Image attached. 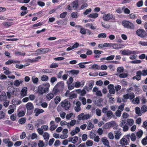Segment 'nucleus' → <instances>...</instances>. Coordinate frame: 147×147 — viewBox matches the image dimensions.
I'll return each mask as SVG.
<instances>
[{"mask_svg":"<svg viewBox=\"0 0 147 147\" xmlns=\"http://www.w3.org/2000/svg\"><path fill=\"white\" fill-rule=\"evenodd\" d=\"M94 85V82L93 81H90L89 83L88 86H85L84 87V89L86 90L87 91H89V90H91L93 86Z\"/></svg>","mask_w":147,"mask_h":147,"instance_id":"obj_12","label":"nucleus"},{"mask_svg":"<svg viewBox=\"0 0 147 147\" xmlns=\"http://www.w3.org/2000/svg\"><path fill=\"white\" fill-rule=\"evenodd\" d=\"M93 141L90 140H88L86 142V145L88 146H91L93 145Z\"/></svg>","mask_w":147,"mask_h":147,"instance_id":"obj_35","label":"nucleus"},{"mask_svg":"<svg viewBox=\"0 0 147 147\" xmlns=\"http://www.w3.org/2000/svg\"><path fill=\"white\" fill-rule=\"evenodd\" d=\"M112 46L114 49H119L123 47L124 45L121 44H112Z\"/></svg>","mask_w":147,"mask_h":147,"instance_id":"obj_15","label":"nucleus"},{"mask_svg":"<svg viewBox=\"0 0 147 147\" xmlns=\"http://www.w3.org/2000/svg\"><path fill=\"white\" fill-rule=\"evenodd\" d=\"M112 124L111 123V122L106 123L104 126H102V128L104 129H107L111 127Z\"/></svg>","mask_w":147,"mask_h":147,"instance_id":"obj_24","label":"nucleus"},{"mask_svg":"<svg viewBox=\"0 0 147 147\" xmlns=\"http://www.w3.org/2000/svg\"><path fill=\"white\" fill-rule=\"evenodd\" d=\"M49 51V48L40 49H37L36 52L39 55L44 54L47 53Z\"/></svg>","mask_w":147,"mask_h":147,"instance_id":"obj_7","label":"nucleus"},{"mask_svg":"<svg viewBox=\"0 0 147 147\" xmlns=\"http://www.w3.org/2000/svg\"><path fill=\"white\" fill-rule=\"evenodd\" d=\"M102 25L103 27L106 28H109L110 27V25L109 24H107L104 22H102Z\"/></svg>","mask_w":147,"mask_h":147,"instance_id":"obj_53","label":"nucleus"},{"mask_svg":"<svg viewBox=\"0 0 147 147\" xmlns=\"http://www.w3.org/2000/svg\"><path fill=\"white\" fill-rule=\"evenodd\" d=\"M33 126L32 124H29L26 126V128L32 130L33 129Z\"/></svg>","mask_w":147,"mask_h":147,"instance_id":"obj_59","label":"nucleus"},{"mask_svg":"<svg viewBox=\"0 0 147 147\" xmlns=\"http://www.w3.org/2000/svg\"><path fill=\"white\" fill-rule=\"evenodd\" d=\"M11 23L9 22H7L4 23L3 25L5 27L7 28V27H9L11 25Z\"/></svg>","mask_w":147,"mask_h":147,"instance_id":"obj_58","label":"nucleus"},{"mask_svg":"<svg viewBox=\"0 0 147 147\" xmlns=\"http://www.w3.org/2000/svg\"><path fill=\"white\" fill-rule=\"evenodd\" d=\"M71 5H72L73 8L75 10L78 8L79 5L78 1L77 0H75L72 2Z\"/></svg>","mask_w":147,"mask_h":147,"instance_id":"obj_21","label":"nucleus"},{"mask_svg":"<svg viewBox=\"0 0 147 147\" xmlns=\"http://www.w3.org/2000/svg\"><path fill=\"white\" fill-rule=\"evenodd\" d=\"M25 112L21 111L19 112L18 114V116L19 117H21L24 116L25 115Z\"/></svg>","mask_w":147,"mask_h":147,"instance_id":"obj_50","label":"nucleus"},{"mask_svg":"<svg viewBox=\"0 0 147 147\" xmlns=\"http://www.w3.org/2000/svg\"><path fill=\"white\" fill-rule=\"evenodd\" d=\"M134 51H131L128 50H124L122 52L121 54L123 55H128L135 53Z\"/></svg>","mask_w":147,"mask_h":147,"instance_id":"obj_11","label":"nucleus"},{"mask_svg":"<svg viewBox=\"0 0 147 147\" xmlns=\"http://www.w3.org/2000/svg\"><path fill=\"white\" fill-rule=\"evenodd\" d=\"M49 77L46 75H43L41 78V80L44 81H46L48 80Z\"/></svg>","mask_w":147,"mask_h":147,"instance_id":"obj_37","label":"nucleus"},{"mask_svg":"<svg viewBox=\"0 0 147 147\" xmlns=\"http://www.w3.org/2000/svg\"><path fill=\"white\" fill-rule=\"evenodd\" d=\"M136 75L134 76L132 78L133 80L136 79L137 80L139 81L141 78V71L139 70L137 71L136 73Z\"/></svg>","mask_w":147,"mask_h":147,"instance_id":"obj_10","label":"nucleus"},{"mask_svg":"<svg viewBox=\"0 0 147 147\" xmlns=\"http://www.w3.org/2000/svg\"><path fill=\"white\" fill-rule=\"evenodd\" d=\"M42 136L44 138V140L46 141H47L49 138V134L47 132H45L44 133V134L42 135Z\"/></svg>","mask_w":147,"mask_h":147,"instance_id":"obj_27","label":"nucleus"},{"mask_svg":"<svg viewBox=\"0 0 147 147\" xmlns=\"http://www.w3.org/2000/svg\"><path fill=\"white\" fill-rule=\"evenodd\" d=\"M86 29L84 28H82L80 29V32L81 34L85 35L86 34Z\"/></svg>","mask_w":147,"mask_h":147,"instance_id":"obj_49","label":"nucleus"},{"mask_svg":"<svg viewBox=\"0 0 147 147\" xmlns=\"http://www.w3.org/2000/svg\"><path fill=\"white\" fill-rule=\"evenodd\" d=\"M73 139L72 143L74 144L77 142L78 140V138L77 136H75L74 137H73Z\"/></svg>","mask_w":147,"mask_h":147,"instance_id":"obj_63","label":"nucleus"},{"mask_svg":"<svg viewBox=\"0 0 147 147\" xmlns=\"http://www.w3.org/2000/svg\"><path fill=\"white\" fill-rule=\"evenodd\" d=\"M41 59V57L40 56H38L36 57L34 59H28V60L29 62H35L38 61V59Z\"/></svg>","mask_w":147,"mask_h":147,"instance_id":"obj_34","label":"nucleus"},{"mask_svg":"<svg viewBox=\"0 0 147 147\" xmlns=\"http://www.w3.org/2000/svg\"><path fill=\"white\" fill-rule=\"evenodd\" d=\"M115 138L116 140H119L121 136V134L120 131H114Z\"/></svg>","mask_w":147,"mask_h":147,"instance_id":"obj_20","label":"nucleus"},{"mask_svg":"<svg viewBox=\"0 0 147 147\" xmlns=\"http://www.w3.org/2000/svg\"><path fill=\"white\" fill-rule=\"evenodd\" d=\"M58 66V64L57 63H53L50 65L49 67L51 68H55L57 67Z\"/></svg>","mask_w":147,"mask_h":147,"instance_id":"obj_46","label":"nucleus"},{"mask_svg":"<svg viewBox=\"0 0 147 147\" xmlns=\"http://www.w3.org/2000/svg\"><path fill=\"white\" fill-rule=\"evenodd\" d=\"M17 89L16 88L13 86H9L8 87L7 94L8 98H10L11 96L13 95H16Z\"/></svg>","mask_w":147,"mask_h":147,"instance_id":"obj_2","label":"nucleus"},{"mask_svg":"<svg viewBox=\"0 0 147 147\" xmlns=\"http://www.w3.org/2000/svg\"><path fill=\"white\" fill-rule=\"evenodd\" d=\"M98 16V14L97 13H92L88 15L87 16L90 18L95 19Z\"/></svg>","mask_w":147,"mask_h":147,"instance_id":"obj_26","label":"nucleus"},{"mask_svg":"<svg viewBox=\"0 0 147 147\" xmlns=\"http://www.w3.org/2000/svg\"><path fill=\"white\" fill-rule=\"evenodd\" d=\"M61 99L60 97L57 96L54 99V101L56 104H58L61 101Z\"/></svg>","mask_w":147,"mask_h":147,"instance_id":"obj_39","label":"nucleus"},{"mask_svg":"<svg viewBox=\"0 0 147 147\" xmlns=\"http://www.w3.org/2000/svg\"><path fill=\"white\" fill-rule=\"evenodd\" d=\"M96 113L98 116H100L101 115V111L99 109H97L96 111Z\"/></svg>","mask_w":147,"mask_h":147,"instance_id":"obj_60","label":"nucleus"},{"mask_svg":"<svg viewBox=\"0 0 147 147\" xmlns=\"http://www.w3.org/2000/svg\"><path fill=\"white\" fill-rule=\"evenodd\" d=\"M67 13V12L66 11L62 13L60 15V18H64L66 16Z\"/></svg>","mask_w":147,"mask_h":147,"instance_id":"obj_55","label":"nucleus"},{"mask_svg":"<svg viewBox=\"0 0 147 147\" xmlns=\"http://www.w3.org/2000/svg\"><path fill=\"white\" fill-rule=\"evenodd\" d=\"M47 92H48L49 91L47 90H45L44 87L41 86H39L37 89V92L40 95H42L44 93H46Z\"/></svg>","mask_w":147,"mask_h":147,"instance_id":"obj_8","label":"nucleus"},{"mask_svg":"<svg viewBox=\"0 0 147 147\" xmlns=\"http://www.w3.org/2000/svg\"><path fill=\"white\" fill-rule=\"evenodd\" d=\"M117 71L119 73H121L123 71V68L121 67H119L117 68Z\"/></svg>","mask_w":147,"mask_h":147,"instance_id":"obj_57","label":"nucleus"},{"mask_svg":"<svg viewBox=\"0 0 147 147\" xmlns=\"http://www.w3.org/2000/svg\"><path fill=\"white\" fill-rule=\"evenodd\" d=\"M60 104L61 106L66 110H68L71 107V103L67 99L61 102Z\"/></svg>","mask_w":147,"mask_h":147,"instance_id":"obj_3","label":"nucleus"},{"mask_svg":"<svg viewBox=\"0 0 147 147\" xmlns=\"http://www.w3.org/2000/svg\"><path fill=\"white\" fill-rule=\"evenodd\" d=\"M143 134V131L142 130H140L137 132L136 135L138 138H140L142 136Z\"/></svg>","mask_w":147,"mask_h":147,"instance_id":"obj_30","label":"nucleus"},{"mask_svg":"<svg viewBox=\"0 0 147 147\" xmlns=\"http://www.w3.org/2000/svg\"><path fill=\"white\" fill-rule=\"evenodd\" d=\"M44 111V110L43 109L36 108L34 111V113L36 112L35 115L36 116H38L40 114L43 113Z\"/></svg>","mask_w":147,"mask_h":147,"instance_id":"obj_22","label":"nucleus"},{"mask_svg":"<svg viewBox=\"0 0 147 147\" xmlns=\"http://www.w3.org/2000/svg\"><path fill=\"white\" fill-rule=\"evenodd\" d=\"M94 125L91 122H89L88 123V126L87 127V129L88 130H90L93 128Z\"/></svg>","mask_w":147,"mask_h":147,"instance_id":"obj_40","label":"nucleus"},{"mask_svg":"<svg viewBox=\"0 0 147 147\" xmlns=\"http://www.w3.org/2000/svg\"><path fill=\"white\" fill-rule=\"evenodd\" d=\"M129 17L131 19H134L137 18V17L135 14L132 13L129 14Z\"/></svg>","mask_w":147,"mask_h":147,"instance_id":"obj_61","label":"nucleus"},{"mask_svg":"<svg viewBox=\"0 0 147 147\" xmlns=\"http://www.w3.org/2000/svg\"><path fill=\"white\" fill-rule=\"evenodd\" d=\"M107 37V35L105 33H100L98 34V38H105Z\"/></svg>","mask_w":147,"mask_h":147,"instance_id":"obj_41","label":"nucleus"},{"mask_svg":"<svg viewBox=\"0 0 147 147\" xmlns=\"http://www.w3.org/2000/svg\"><path fill=\"white\" fill-rule=\"evenodd\" d=\"M113 15L112 14L108 13L105 14L103 16L102 18L104 20L108 21L113 18Z\"/></svg>","mask_w":147,"mask_h":147,"instance_id":"obj_9","label":"nucleus"},{"mask_svg":"<svg viewBox=\"0 0 147 147\" xmlns=\"http://www.w3.org/2000/svg\"><path fill=\"white\" fill-rule=\"evenodd\" d=\"M108 89H109V92L110 94H115V90L114 88V86L112 84H109L108 86Z\"/></svg>","mask_w":147,"mask_h":147,"instance_id":"obj_13","label":"nucleus"},{"mask_svg":"<svg viewBox=\"0 0 147 147\" xmlns=\"http://www.w3.org/2000/svg\"><path fill=\"white\" fill-rule=\"evenodd\" d=\"M26 119L24 118H22L20 119L18 121L19 123L21 124H23L26 122Z\"/></svg>","mask_w":147,"mask_h":147,"instance_id":"obj_42","label":"nucleus"},{"mask_svg":"<svg viewBox=\"0 0 147 147\" xmlns=\"http://www.w3.org/2000/svg\"><path fill=\"white\" fill-rule=\"evenodd\" d=\"M28 145L29 146H31V147H36V146L37 144L35 142H32L31 143H28Z\"/></svg>","mask_w":147,"mask_h":147,"instance_id":"obj_43","label":"nucleus"},{"mask_svg":"<svg viewBox=\"0 0 147 147\" xmlns=\"http://www.w3.org/2000/svg\"><path fill=\"white\" fill-rule=\"evenodd\" d=\"M132 102H134L135 104H138L140 102V101L139 97H136L134 98L132 100Z\"/></svg>","mask_w":147,"mask_h":147,"instance_id":"obj_38","label":"nucleus"},{"mask_svg":"<svg viewBox=\"0 0 147 147\" xmlns=\"http://www.w3.org/2000/svg\"><path fill=\"white\" fill-rule=\"evenodd\" d=\"M142 75L146 76L147 75V69H144L141 71Z\"/></svg>","mask_w":147,"mask_h":147,"instance_id":"obj_64","label":"nucleus"},{"mask_svg":"<svg viewBox=\"0 0 147 147\" xmlns=\"http://www.w3.org/2000/svg\"><path fill=\"white\" fill-rule=\"evenodd\" d=\"M136 34L138 36L142 38L147 36V34L142 29H138L136 32Z\"/></svg>","mask_w":147,"mask_h":147,"instance_id":"obj_6","label":"nucleus"},{"mask_svg":"<svg viewBox=\"0 0 147 147\" xmlns=\"http://www.w3.org/2000/svg\"><path fill=\"white\" fill-rule=\"evenodd\" d=\"M64 83L63 82L61 81L59 82L55 85L60 90L62 89L64 87Z\"/></svg>","mask_w":147,"mask_h":147,"instance_id":"obj_17","label":"nucleus"},{"mask_svg":"<svg viewBox=\"0 0 147 147\" xmlns=\"http://www.w3.org/2000/svg\"><path fill=\"white\" fill-rule=\"evenodd\" d=\"M32 80L33 82L34 83H36L38 81V78H35L33 76L32 77Z\"/></svg>","mask_w":147,"mask_h":147,"instance_id":"obj_56","label":"nucleus"},{"mask_svg":"<svg viewBox=\"0 0 147 147\" xmlns=\"http://www.w3.org/2000/svg\"><path fill=\"white\" fill-rule=\"evenodd\" d=\"M60 90L56 86L54 87L53 90V92L54 94H56Z\"/></svg>","mask_w":147,"mask_h":147,"instance_id":"obj_48","label":"nucleus"},{"mask_svg":"<svg viewBox=\"0 0 147 147\" xmlns=\"http://www.w3.org/2000/svg\"><path fill=\"white\" fill-rule=\"evenodd\" d=\"M71 16L73 18H77L78 17L77 12L76 11L72 13L71 14Z\"/></svg>","mask_w":147,"mask_h":147,"instance_id":"obj_51","label":"nucleus"},{"mask_svg":"<svg viewBox=\"0 0 147 147\" xmlns=\"http://www.w3.org/2000/svg\"><path fill=\"white\" fill-rule=\"evenodd\" d=\"M84 114L83 113H82L78 116V118L79 120H83V119H84Z\"/></svg>","mask_w":147,"mask_h":147,"instance_id":"obj_47","label":"nucleus"},{"mask_svg":"<svg viewBox=\"0 0 147 147\" xmlns=\"http://www.w3.org/2000/svg\"><path fill=\"white\" fill-rule=\"evenodd\" d=\"M90 68L93 69H100V68L99 66L97 64L93 65Z\"/></svg>","mask_w":147,"mask_h":147,"instance_id":"obj_36","label":"nucleus"},{"mask_svg":"<svg viewBox=\"0 0 147 147\" xmlns=\"http://www.w3.org/2000/svg\"><path fill=\"white\" fill-rule=\"evenodd\" d=\"M113 113L111 111H109L107 112V116L108 117H111L113 115Z\"/></svg>","mask_w":147,"mask_h":147,"instance_id":"obj_62","label":"nucleus"},{"mask_svg":"<svg viewBox=\"0 0 147 147\" xmlns=\"http://www.w3.org/2000/svg\"><path fill=\"white\" fill-rule=\"evenodd\" d=\"M135 112L139 116H140L142 115V113L141 112L140 109L138 107H136Z\"/></svg>","mask_w":147,"mask_h":147,"instance_id":"obj_28","label":"nucleus"},{"mask_svg":"<svg viewBox=\"0 0 147 147\" xmlns=\"http://www.w3.org/2000/svg\"><path fill=\"white\" fill-rule=\"evenodd\" d=\"M111 123L112 124V126H113V129H117L118 125L115 123L114 121H111Z\"/></svg>","mask_w":147,"mask_h":147,"instance_id":"obj_33","label":"nucleus"},{"mask_svg":"<svg viewBox=\"0 0 147 147\" xmlns=\"http://www.w3.org/2000/svg\"><path fill=\"white\" fill-rule=\"evenodd\" d=\"M120 144L122 146L127 145L128 144L127 141L125 138H122L120 141Z\"/></svg>","mask_w":147,"mask_h":147,"instance_id":"obj_19","label":"nucleus"},{"mask_svg":"<svg viewBox=\"0 0 147 147\" xmlns=\"http://www.w3.org/2000/svg\"><path fill=\"white\" fill-rule=\"evenodd\" d=\"M102 141L104 145L106 146H108L109 145V142L105 138H103L102 139Z\"/></svg>","mask_w":147,"mask_h":147,"instance_id":"obj_29","label":"nucleus"},{"mask_svg":"<svg viewBox=\"0 0 147 147\" xmlns=\"http://www.w3.org/2000/svg\"><path fill=\"white\" fill-rule=\"evenodd\" d=\"M40 86L44 87V88L45 89V90H47V91H49V90L50 86V85L49 83H46L42 84Z\"/></svg>","mask_w":147,"mask_h":147,"instance_id":"obj_25","label":"nucleus"},{"mask_svg":"<svg viewBox=\"0 0 147 147\" xmlns=\"http://www.w3.org/2000/svg\"><path fill=\"white\" fill-rule=\"evenodd\" d=\"M38 145L39 147H43L44 146V144L43 141L41 140H39L38 144Z\"/></svg>","mask_w":147,"mask_h":147,"instance_id":"obj_45","label":"nucleus"},{"mask_svg":"<svg viewBox=\"0 0 147 147\" xmlns=\"http://www.w3.org/2000/svg\"><path fill=\"white\" fill-rule=\"evenodd\" d=\"M122 24L125 28L128 29H133L134 28V24L128 21H123L122 23Z\"/></svg>","mask_w":147,"mask_h":147,"instance_id":"obj_4","label":"nucleus"},{"mask_svg":"<svg viewBox=\"0 0 147 147\" xmlns=\"http://www.w3.org/2000/svg\"><path fill=\"white\" fill-rule=\"evenodd\" d=\"M15 54L16 55L18 56H24L25 55V53H22L18 51H15Z\"/></svg>","mask_w":147,"mask_h":147,"instance_id":"obj_32","label":"nucleus"},{"mask_svg":"<svg viewBox=\"0 0 147 147\" xmlns=\"http://www.w3.org/2000/svg\"><path fill=\"white\" fill-rule=\"evenodd\" d=\"M27 113L29 115H30L32 113V112L30 111L33 109L34 107L32 103L30 102L28 103L26 105Z\"/></svg>","mask_w":147,"mask_h":147,"instance_id":"obj_5","label":"nucleus"},{"mask_svg":"<svg viewBox=\"0 0 147 147\" xmlns=\"http://www.w3.org/2000/svg\"><path fill=\"white\" fill-rule=\"evenodd\" d=\"M27 91V89L26 87H24L22 89L20 92V94L22 97L26 96Z\"/></svg>","mask_w":147,"mask_h":147,"instance_id":"obj_14","label":"nucleus"},{"mask_svg":"<svg viewBox=\"0 0 147 147\" xmlns=\"http://www.w3.org/2000/svg\"><path fill=\"white\" fill-rule=\"evenodd\" d=\"M79 72L78 70H72L70 71H69L67 72V74H69L70 75H76Z\"/></svg>","mask_w":147,"mask_h":147,"instance_id":"obj_16","label":"nucleus"},{"mask_svg":"<svg viewBox=\"0 0 147 147\" xmlns=\"http://www.w3.org/2000/svg\"><path fill=\"white\" fill-rule=\"evenodd\" d=\"M131 140L132 141H135L136 139V136L134 133H132L130 136Z\"/></svg>","mask_w":147,"mask_h":147,"instance_id":"obj_44","label":"nucleus"},{"mask_svg":"<svg viewBox=\"0 0 147 147\" xmlns=\"http://www.w3.org/2000/svg\"><path fill=\"white\" fill-rule=\"evenodd\" d=\"M54 97V95L52 93H50L48 94L46 96L47 99L50 100L53 98Z\"/></svg>","mask_w":147,"mask_h":147,"instance_id":"obj_31","label":"nucleus"},{"mask_svg":"<svg viewBox=\"0 0 147 147\" xmlns=\"http://www.w3.org/2000/svg\"><path fill=\"white\" fill-rule=\"evenodd\" d=\"M134 121L131 119H127V120L124 119L121 121L119 126L123 127V131H127L129 129L127 125L131 126L134 124Z\"/></svg>","mask_w":147,"mask_h":147,"instance_id":"obj_1","label":"nucleus"},{"mask_svg":"<svg viewBox=\"0 0 147 147\" xmlns=\"http://www.w3.org/2000/svg\"><path fill=\"white\" fill-rule=\"evenodd\" d=\"M92 9L91 8H89L88 9H86L85 11L84 12L83 14L85 15H87L89 13H90Z\"/></svg>","mask_w":147,"mask_h":147,"instance_id":"obj_54","label":"nucleus"},{"mask_svg":"<svg viewBox=\"0 0 147 147\" xmlns=\"http://www.w3.org/2000/svg\"><path fill=\"white\" fill-rule=\"evenodd\" d=\"M96 134V132L95 130H92L90 134V138L93 139L94 138Z\"/></svg>","mask_w":147,"mask_h":147,"instance_id":"obj_23","label":"nucleus"},{"mask_svg":"<svg viewBox=\"0 0 147 147\" xmlns=\"http://www.w3.org/2000/svg\"><path fill=\"white\" fill-rule=\"evenodd\" d=\"M76 104L77 106L75 107V110L76 112H78L81 110L80 106L81 105V103L80 102L78 101L76 102Z\"/></svg>","mask_w":147,"mask_h":147,"instance_id":"obj_18","label":"nucleus"},{"mask_svg":"<svg viewBox=\"0 0 147 147\" xmlns=\"http://www.w3.org/2000/svg\"><path fill=\"white\" fill-rule=\"evenodd\" d=\"M142 111L144 113L147 111V107L145 105H143L141 108Z\"/></svg>","mask_w":147,"mask_h":147,"instance_id":"obj_52","label":"nucleus"}]
</instances>
